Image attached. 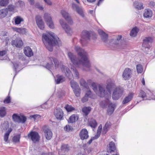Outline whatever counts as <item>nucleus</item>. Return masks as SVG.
Returning <instances> with one entry per match:
<instances>
[{"mask_svg":"<svg viewBox=\"0 0 155 155\" xmlns=\"http://www.w3.org/2000/svg\"><path fill=\"white\" fill-rule=\"evenodd\" d=\"M75 50L78 53V57L76 58L75 55L71 52L68 53V56L73 64L78 67H83V69L86 71L90 70L91 64L88 59L87 53L79 46L75 47Z\"/></svg>","mask_w":155,"mask_h":155,"instance_id":"1","label":"nucleus"},{"mask_svg":"<svg viewBox=\"0 0 155 155\" xmlns=\"http://www.w3.org/2000/svg\"><path fill=\"white\" fill-rule=\"evenodd\" d=\"M99 91V96L101 97H110L111 91L114 90L112 97L113 100H116L118 99L122 95L123 90L118 87H116L115 84L112 83L107 84L106 86L107 91H105L103 85H98Z\"/></svg>","mask_w":155,"mask_h":155,"instance_id":"2","label":"nucleus"},{"mask_svg":"<svg viewBox=\"0 0 155 155\" xmlns=\"http://www.w3.org/2000/svg\"><path fill=\"white\" fill-rule=\"evenodd\" d=\"M42 40L46 48L50 51L53 50V46L61 44L59 38L51 32H49L47 34H43Z\"/></svg>","mask_w":155,"mask_h":155,"instance_id":"3","label":"nucleus"},{"mask_svg":"<svg viewBox=\"0 0 155 155\" xmlns=\"http://www.w3.org/2000/svg\"><path fill=\"white\" fill-rule=\"evenodd\" d=\"M48 60L49 62L47 63L45 65V67L48 70L52 69L53 67V62H54L55 65V68L56 69L59 66V62L58 60L53 57H50L48 58Z\"/></svg>","mask_w":155,"mask_h":155,"instance_id":"4","label":"nucleus"},{"mask_svg":"<svg viewBox=\"0 0 155 155\" xmlns=\"http://www.w3.org/2000/svg\"><path fill=\"white\" fill-rule=\"evenodd\" d=\"M29 139L31 140L34 143L39 141L40 136L38 133L35 131H31L28 134Z\"/></svg>","mask_w":155,"mask_h":155,"instance_id":"5","label":"nucleus"},{"mask_svg":"<svg viewBox=\"0 0 155 155\" xmlns=\"http://www.w3.org/2000/svg\"><path fill=\"white\" fill-rule=\"evenodd\" d=\"M44 18L47 25L51 28H54V25L52 20L50 14L48 13H45L44 14Z\"/></svg>","mask_w":155,"mask_h":155,"instance_id":"6","label":"nucleus"},{"mask_svg":"<svg viewBox=\"0 0 155 155\" xmlns=\"http://www.w3.org/2000/svg\"><path fill=\"white\" fill-rule=\"evenodd\" d=\"M72 9L74 11H75L80 15L83 17H84V14L82 7L79 6L76 4L73 3L71 5Z\"/></svg>","mask_w":155,"mask_h":155,"instance_id":"7","label":"nucleus"},{"mask_svg":"<svg viewBox=\"0 0 155 155\" xmlns=\"http://www.w3.org/2000/svg\"><path fill=\"white\" fill-rule=\"evenodd\" d=\"M132 70L130 69L127 68L125 69L123 74L122 78L125 80H128L131 77Z\"/></svg>","mask_w":155,"mask_h":155,"instance_id":"8","label":"nucleus"},{"mask_svg":"<svg viewBox=\"0 0 155 155\" xmlns=\"http://www.w3.org/2000/svg\"><path fill=\"white\" fill-rule=\"evenodd\" d=\"M153 41V40L151 38H146L143 40L142 44L143 48L145 49H147L146 51H147L150 47V45Z\"/></svg>","mask_w":155,"mask_h":155,"instance_id":"9","label":"nucleus"},{"mask_svg":"<svg viewBox=\"0 0 155 155\" xmlns=\"http://www.w3.org/2000/svg\"><path fill=\"white\" fill-rule=\"evenodd\" d=\"M12 118L14 121L18 123H24L26 120L25 116L23 115L19 116L16 114H13Z\"/></svg>","mask_w":155,"mask_h":155,"instance_id":"10","label":"nucleus"},{"mask_svg":"<svg viewBox=\"0 0 155 155\" xmlns=\"http://www.w3.org/2000/svg\"><path fill=\"white\" fill-rule=\"evenodd\" d=\"M59 22L62 28L65 30L66 33L68 34L71 35L72 33V31L68 25L64 22L63 20L62 19L60 20Z\"/></svg>","mask_w":155,"mask_h":155,"instance_id":"11","label":"nucleus"},{"mask_svg":"<svg viewBox=\"0 0 155 155\" xmlns=\"http://www.w3.org/2000/svg\"><path fill=\"white\" fill-rule=\"evenodd\" d=\"M90 33L89 32L86 30L82 31L81 35V41L82 44L84 43L85 41L90 39Z\"/></svg>","mask_w":155,"mask_h":155,"instance_id":"12","label":"nucleus"},{"mask_svg":"<svg viewBox=\"0 0 155 155\" xmlns=\"http://www.w3.org/2000/svg\"><path fill=\"white\" fill-rule=\"evenodd\" d=\"M61 13L63 17L64 18L69 24L71 25L73 24V21L68 12L64 10H62L61 12Z\"/></svg>","mask_w":155,"mask_h":155,"instance_id":"13","label":"nucleus"},{"mask_svg":"<svg viewBox=\"0 0 155 155\" xmlns=\"http://www.w3.org/2000/svg\"><path fill=\"white\" fill-rule=\"evenodd\" d=\"M35 21L38 27L41 30L44 28V24L42 19L41 17L39 15H37L35 17Z\"/></svg>","mask_w":155,"mask_h":155,"instance_id":"14","label":"nucleus"},{"mask_svg":"<svg viewBox=\"0 0 155 155\" xmlns=\"http://www.w3.org/2000/svg\"><path fill=\"white\" fill-rule=\"evenodd\" d=\"M11 44L17 48H21L23 45V42L20 38L16 39L15 40H13L11 41Z\"/></svg>","mask_w":155,"mask_h":155,"instance_id":"15","label":"nucleus"},{"mask_svg":"<svg viewBox=\"0 0 155 155\" xmlns=\"http://www.w3.org/2000/svg\"><path fill=\"white\" fill-rule=\"evenodd\" d=\"M98 32L100 35L101 39L104 43L107 41L108 35L101 29H98Z\"/></svg>","mask_w":155,"mask_h":155,"instance_id":"16","label":"nucleus"},{"mask_svg":"<svg viewBox=\"0 0 155 155\" xmlns=\"http://www.w3.org/2000/svg\"><path fill=\"white\" fill-rule=\"evenodd\" d=\"M62 71L65 72L66 76L69 79H72L73 78V75L71 73L70 70L67 67L64 65L63 66Z\"/></svg>","mask_w":155,"mask_h":155,"instance_id":"17","label":"nucleus"},{"mask_svg":"<svg viewBox=\"0 0 155 155\" xmlns=\"http://www.w3.org/2000/svg\"><path fill=\"white\" fill-rule=\"evenodd\" d=\"M79 136L82 140L87 139L89 137L87 130L85 129H82L80 133Z\"/></svg>","mask_w":155,"mask_h":155,"instance_id":"18","label":"nucleus"},{"mask_svg":"<svg viewBox=\"0 0 155 155\" xmlns=\"http://www.w3.org/2000/svg\"><path fill=\"white\" fill-rule=\"evenodd\" d=\"M54 114L58 119L61 120L63 116V113L60 108H57L55 110Z\"/></svg>","mask_w":155,"mask_h":155,"instance_id":"19","label":"nucleus"},{"mask_svg":"<svg viewBox=\"0 0 155 155\" xmlns=\"http://www.w3.org/2000/svg\"><path fill=\"white\" fill-rule=\"evenodd\" d=\"M43 131L46 139L48 140H50L52 136V134L51 130L48 128H45L43 129Z\"/></svg>","mask_w":155,"mask_h":155,"instance_id":"20","label":"nucleus"},{"mask_svg":"<svg viewBox=\"0 0 155 155\" xmlns=\"http://www.w3.org/2000/svg\"><path fill=\"white\" fill-rule=\"evenodd\" d=\"M115 107V104L111 103L109 104L107 111V113L109 115H110L112 114L114 111Z\"/></svg>","mask_w":155,"mask_h":155,"instance_id":"21","label":"nucleus"},{"mask_svg":"<svg viewBox=\"0 0 155 155\" xmlns=\"http://www.w3.org/2000/svg\"><path fill=\"white\" fill-rule=\"evenodd\" d=\"M24 53L28 57H31L33 54L32 49L29 47H26L24 49Z\"/></svg>","mask_w":155,"mask_h":155,"instance_id":"22","label":"nucleus"},{"mask_svg":"<svg viewBox=\"0 0 155 155\" xmlns=\"http://www.w3.org/2000/svg\"><path fill=\"white\" fill-rule=\"evenodd\" d=\"M134 94L130 93L126 97L123 101L122 103L123 104H127L130 102L133 98Z\"/></svg>","mask_w":155,"mask_h":155,"instance_id":"23","label":"nucleus"},{"mask_svg":"<svg viewBox=\"0 0 155 155\" xmlns=\"http://www.w3.org/2000/svg\"><path fill=\"white\" fill-rule=\"evenodd\" d=\"M65 80L64 77L62 75H57L55 79V83L57 84L63 82Z\"/></svg>","mask_w":155,"mask_h":155,"instance_id":"24","label":"nucleus"},{"mask_svg":"<svg viewBox=\"0 0 155 155\" xmlns=\"http://www.w3.org/2000/svg\"><path fill=\"white\" fill-rule=\"evenodd\" d=\"M12 130V129L11 128H9L8 131L4 135V140L7 143H9L8 140V137L10 133Z\"/></svg>","mask_w":155,"mask_h":155,"instance_id":"25","label":"nucleus"},{"mask_svg":"<svg viewBox=\"0 0 155 155\" xmlns=\"http://www.w3.org/2000/svg\"><path fill=\"white\" fill-rule=\"evenodd\" d=\"M107 100L101 101L100 103V105L101 107L103 108H106L108 104H109L110 102L107 99L109 97H105Z\"/></svg>","mask_w":155,"mask_h":155,"instance_id":"26","label":"nucleus"},{"mask_svg":"<svg viewBox=\"0 0 155 155\" xmlns=\"http://www.w3.org/2000/svg\"><path fill=\"white\" fill-rule=\"evenodd\" d=\"M152 14V12L151 10L148 9H146L143 14V16L144 17L148 18L151 17Z\"/></svg>","mask_w":155,"mask_h":155,"instance_id":"27","label":"nucleus"},{"mask_svg":"<svg viewBox=\"0 0 155 155\" xmlns=\"http://www.w3.org/2000/svg\"><path fill=\"white\" fill-rule=\"evenodd\" d=\"M8 14V10L5 8L0 10V18L5 17Z\"/></svg>","mask_w":155,"mask_h":155,"instance_id":"28","label":"nucleus"},{"mask_svg":"<svg viewBox=\"0 0 155 155\" xmlns=\"http://www.w3.org/2000/svg\"><path fill=\"white\" fill-rule=\"evenodd\" d=\"M89 125L93 128H95L97 126V124L96 120L93 118L90 119L88 120Z\"/></svg>","mask_w":155,"mask_h":155,"instance_id":"29","label":"nucleus"},{"mask_svg":"<svg viewBox=\"0 0 155 155\" xmlns=\"http://www.w3.org/2000/svg\"><path fill=\"white\" fill-rule=\"evenodd\" d=\"M111 124L110 122L107 121L105 124L104 126V127L102 130V132L104 134H106L108 130L110 127Z\"/></svg>","mask_w":155,"mask_h":155,"instance_id":"30","label":"nucleus"},{"mask_svg":"<svg viewBox=\"0 0 155 155\" xmlns=\"http://www.w3.org/2000/svg\"><path fill=\"white\" fill-rule=\"evenodd\" d=\"M139 31V29L137 27L134 28L130 31V36L135 37L136 36Z\"/></svg>","mask_w":155,"mask_h":155,"instance_id":"31","label":"nucleus"},{"mask_svg":"<svg viewBox=\"0 0 155 155\" xmlns=\"http://www.w3.org/2000/svg\"><path fill=\"white\" fill-rule=\"evenodd\" d=\"M78 119V117L77 115L73 114L70 117L68 120L69 123H73L75 122Z\"/></svg>","mask_w":155,"mask_h":155,"instance_id":"32","label":"nucleus"},{"mask_svg":"<svg viewBox=\"0 0 155 155\" xmlns=\"http://www.w3.org/2000/svg\"><path fill=\"white\" fill-rule=\"evenodd\" d=\"M13 30L20 33L23 34L26 32V29L24 28H13Z\"/></svg>","mask_w":155,"mask_h":155,"instance_id":"33","label":"nucleus"},{"mask_svg":"<svg viewBox=\"0 0 155 155\" xmlns=\"http://www.w3.org/2000/svg\"><path fill=\"white\" fill-rule=\"evenodd\" d=\"M91 108L90 107H84L82 109V111L85 116H87L90 112Z\"/></svg>","mask_w":155,"mask_h":155,"instance_id":"34","label":"nucleus"},{"mask_svg":"<svg viewBox=\"0 0 155 155\" xmlns=\"http://www.w3.org/2000/svg\"><path fill=\"white\" fill-rule=\"evenodd\" d=\"M134 4L135 7L138 9L140 10L143 8V4L142 3L135 2Z\"/></svg>","mask_w":155,"mask_h":155,"instance_id":"35","label":"nucleus"},{"mask_svg":"<svg viewBox=\"0 0 155 155\" xmlns=\"http://www.w3.org/2000/svg\"><path fill=\"white\" fill-rule=\"evenodd\" d=\"M121 38H122V36L121 35H119L118 36V37L117 38V39L116 40V43L114 44L113 45V46L114 47V48H120V45L118 44V42H119V40H120Z\"/></svg>","mask_w":155,"mask_h":155,"instance_id":"36","label":"nucleus"},{"mask_svg":"<svg viewBox=\"0 0 155 155\" xmlns=\"http://www.w3.org/2000/svg\"><path fill=\"white\" fill-rule=\"evenodd\" d=\"M1 128L2 130H6L9 128V124L8 121L5 122L1 125Z\"/></svg>","mask_w":155,"mask_h":155,"instance_id":"37","label":"nucleus"},{"mask_svg":"<svg viewBox=\"0 0 155 155\" xmlns=\"http://www.w3.org/2000/svg\"><path fill=\"white\" fill-rule=\"evenodd\" d=\"M71 87L73 90L79 87L78 83L74 81H71L70 82Z\"/></svg>","mask_w":155,"mask_h":155,"instance_id":"38","label":"nucleus"},{"mask_svg":"<svg viewBox=\"0 0 155 155\" xmlns=\"http://www.w3.org/2000/svg\"><path fill=\"white\" fill-rule=\"evenodd\" d=\"M6 114L5 108L2 107L0 108V116L3 117L5 116Z\"/></svg>","mask_w":155,"mask_h":155,"instance_id":"39","label":"nucleus"},{"mask_svg":"<svg viewBox=\"0 0 155 155\" xmlns=\"http://www.w3.org/2000/svg\"><path fill=\"white\" fill-rule=\"evenodd\" d=\"M23 21V19L20 16H17L15 18V25H18Z\"/></svg>","mask_w":155,"mask_h":155,"instance_id":"40","label":"nucleus"},{"mask_svg":"<svg viewBox=\"0 0 155 155\" xmlns=\"http://www.w3.org/2000/svg\"><path fill=\"white\" fill-rule=\"evenodd\" d=\"M109 150H110V152L114 151L115 150V146L114 143V142H110L109 144Z\"/></svg>","mask_w":155,"mask_h":155,"instance_id":"41","label":"nucleus"},{"mask_svg":"<svg viewBox=\"0 0 155 155\" xmlns=\"http://www.w3.org/2000/svg\"><path fill=\"white\" fill-rule=\"evenodd\" d=\"M20 138V134H18L12 138V141L13 142L16 143L19 142Z\"/></svg>","mask_w":155,"mask_h":155,"instance_id":"42","label":"nucleus"},{"mask_svg":"<svg viewBox=\"0 0 155 155\" xmlns=\"http://www.w3.org/2000/svg\"><path fill=\"white\" fill-rule=\"evenodd\" d=\"M73 91L75 95L77 97H80L81 94V89L80 87L74 89L73 90Z\"/></svg>","mask_w":155,"mask_h":155,"instance_id":"43","label":"nucleus"},{"mask_svg":"<svg viewBox=\"0 0 155 155\" xmlns=\"http://www.w3.org/2000/svg\"><path fill=\"white\" fill-rule=\"evenodd\" d=\"M9 0H0V6L3 7L6 6L9 3Z\"/></svg>","mask_w":155,"mask_h":155,"instance_id":"44","label":"nucleus"},{"mask_svg":"<svg viewBox=\"0 0 155 155\" xmlns=\"http://www.w3.org/2000/svg\"><path fill=\"white\" fill-rule=\"evenodd\" d=\"M102 128V126L101 124H100L98 127V129L97 130L96 134L95 136V137H96V138H98L100 136L101 131Z\"/></svg>","mask_w":155,"mask_h":155,"instance_id":"45","label":"nucleus"},{"mask_svg":"<svg viewBox=\"0 0 155 155\" xmlns=\"http://www.w3.org/2000/svg\"><path fill=\"white\" fill-rule=\"evenodd\" d=\"M15 7L12 5H9L7 8H6L5 9H7L8 11L11 12H15Z\"/></svg>","mask_w":155,"mask_h":155,"instance_id":"46","label":"nucleus"},{"mask_svg":"<svg viewBox=\"0 0 155 155\" xmlns=\"http://www.w3.org/2000/svg\"><path fill=\"white\" fill-rule=\"evenodd\" d=\"M137 71L138 73H141L143 71V68L142 65L140 64H138L136 66Z\"/></svg>","mask_w":155,"mask_h":155,"instance_id":"47","label":"nucleus"},{"mask_svg":"<svg viewBox=\"0 0 155 155\" xmlns=\"http://www.w3.org/2000/svg\"><path fill=\"white\" fill-rule=\"evenodd\" d=\"M65 108L68 112L71 111L75 110V108L71 105H67L65 107Z\"/></svg>","mask_w":155,"mask_h":155,"instance_id":"48","label":"nucleus"},{"mask_svg":"<svg viewBox=\"0 0 155 155\" xmlns=\"http://www.w3.org/2000/svg\"><path fill=\"white\" fill-rule=\"evenodd\" d=\"M61 150L64 151H68L69 150V147L68 145H64L61 146Z\"/></svg>","mask_w":155,"mask_h":155,"instance_id":"49","label":"nucleus"},{"mask_svg":"<svg viewBox=\"0 0 155 155\" xmlns=\"http://www.w3.org/2000/svg\"><path fill=\"white\" fill-rule=\"evenodd\" d=\"M91 85L92 88L93 90L96 92L97 91V86L96 83L93 82L91 84Z\"/></svg>","mask_w":155,"mask_h":155,"instance_id":"50","label":"nucleus"},{"mask_svg":"<svg viewBox=\"0 0 155 155\" xmlns=\"http://www.w3.org/2000/svg\"><path fill=\"white\" fill-rule=\"evenodd\" d=\"M64 130L67 131L69 132L71 130H72L73 128L72 127L68 125H66L64 127Z\"/></svg>","mask_w":155,"mask_h":155,"instance_id":"51","label":"nucleus"},{"mask_svg":"<svg viewBox=\"0 0 155 155\" xmlns=\"http://www.w3.org/2000/svg\"><path fill=\"white\" fill-rule=\"evenodd\" d=\"M30 117L31 118H33L35 120L41 118V116L38 114H36L33 115H31Z\"/></svg>","mask_w":155,"mask_h":155,"instance_id":"52","label":"nucleus"},{"mask_svg":"<svg viewBox=\"0 0 155 155\" xmlns=\"http://www.w3.org/2000/svg\"><path fill=\"white\" fill-rule=\"evenodd\" d=\"M72 69H73V70L74 74L75 75V76L77 79H78L79 78V73L78 71L75 68H72Z\"/></svg>","mask_w":155,"mask_h":155,"instance_id":"53","label":"nucleus"},{"mask_svg":"<svg viewBox=\"0 0 155 155\" xmlns=\"http://www.w3.org/2000/svg\"><path fill=\"white\" fill-rule=\"evenodd\" d=\"M11 99L10 97L8 96L4 101V102L5 104H8L11 102Z\"/></svg>","mask_w":155,"mask_h":155,"instance_id":"54","label":"nucleus"},{"mask_svg":"<svg viewBox=\"0 0 155 155\" xmlns=\"http://www.w3.org/2000/svg\"><path fill=\"white\" fill-rule=\"evenodd\" d=\"M85 95L87 96L88 97L91 98L92 97V94L91 91L90 90L87 91L85 94Z\"/></svg>","mask_w":155,"mask_h":155,"instance_id":"55","label":"nucleus"},{"mask_svg":"<svg viewBox=\"0 0 155 155\" xmlns=\"http://www.w3.org/2000/svg\"><path fill=\"white\" fill-rule=\"evenodd\" d=\"M80 84L84 87H86V83L85 81L83 79H81L80 80Z\"/></svg>","mask_w":155,"mask_h":155,"instance_id":"56","label":"nucleus"},{"mask_svg":"<svg viewBox=\"0 0 155 155\" xmlns=\"http://www.w3.org/2000/svg\"><path fill=\"white\" fill-rule=\"evenodd\" d=\"M35 6L40 10H42L43 9V7L41 5L38 3H36L35 5Z\"/></svg>","mask_w":155,"mask_h":155,"instance_id":"57","label":"nucleus"},{"mask_svg":"<svg viewBox=\"0 0 155 155\" xmlns=\"http://www.w3.org/2000/svg\"><path fill=\"white\" fill-rule=\"evenodd\" d=\"M17 3L18 4V5L20 7H22L25 5L24 2L21 1H18Z\"/></svg>","mask_w":155,"mask_h":155,"instance_id":"58","label":"nucleus"},{"mask_svg":"<svg viewBox=\"0 0 155 155\" xmlns=\"http://www.w3.org/2000/svg\"><path fill=\"white\" fill-rule=\"evenodd\" d=\"M140 95L142 98H144L146 96V94L143 91H141L140 92Z\"/></svg>","mask_w":155,"mask_h":155,"instance_id":"59","label":"nucleus"},{"mask_svg":"<svg viewBox=\"0 0 155 155\" xmlns=\"http://www.w3.org/2000/svg\"><path fill=\"white\" fill-rule=\"evenodd\" d=\"M88 97L85 95L82 98L81 101L83 103L86 102L88 101Z\"/></svg>","mask_w":155,"mask_h":155,"instance_id":"60","label":"nucleus"},{"mask_svg":"<svg viewBox=\"0 0 155 155\" xmlns=\"http://www.w3.org/2000/svg\"><path fill=\"white\" fill-rule=\"evenodd\" d=\"M7 53V51L6 50L0 51V56H3Z\"/></svg>","mask_w":155,"mask_h":155,"instance_id":"61","label":"nucleus"},{"mask_svg":"<svg viewBox=\"0 0 155 155\" xmlns=\"http://www.w3.org/2000/svg\"><path fill=\"white\" fill-rule=\"evenodd\" d=\"M45 2L48 5H52V3L50 0H44Z\"/></svg>","mask_w":155,"mask_h":155,"instance_id":"62","label":"nucleus"},{"mask_svg":"<svg viewBox=\"0 0 155 155\" xmlns=\"http://www.w3.org/2000/svg\"><path fill=\"white\" fill-rule=\"evenodd\" d=\"M95 136L93 137V138H91V139L88 142V143L89 144H91V143L92 141L95 139H96L97 138H96Z\"/></svg>","mask_w":155,"mask_h":155,"instance_id":"63","label":"nucleus"},{"mask_svg":"<svg viewBox=\"0 0 155 155\" xmlns=\"http://www.w3.org/2000/svg\"><path fill=\"white\" fill-rule=\"evenodd\" d=\"M30 4L31 5H33L35 3L34 0H28Z\"/></svg>","mask_w":155,"mask_h":155,"instance_id":"64","label":"nucleus"}]
</instances>
